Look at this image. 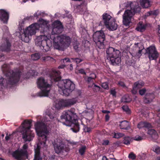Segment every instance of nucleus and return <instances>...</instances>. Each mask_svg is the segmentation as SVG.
Returning <instances> with one entry per match:
<instances>
[{
  "mask_svg": "<svg viewBox=\"0 0 160 160\" xmlns=\"http://www.w3.org/2000/svg\"><path fill=\"white\" fill-rule=\"evenodd\" d=\"M61 72L58 70L53 71L50 74L52 81H55V85H57L58 91L65 96H68L74 90L75 85L69 79L61 80Z\"/></svg>",
  "mask_w": 160,
  "mask_h": 160,
  "instance_id": "1",
  "label": "nucleus"
},
{
  "mask_svg": "<svg viewBox=\"0 0 160 160\" xmlns=\"http://www.w3.org/2000/svg\"><path fill=\"white\" fill-rule=\"evenodd\" d=\"M126 7L128 8L125 10L123 15V23L126 26H129L131 19L135 14L141 12V8L138 3L136 2H128Z\"/></svg>",
  "mask_w": 160,
  "mask_h": 160,
  "instance_id": "2",
  "label": "nucleus"
},
{
  "mask_svg": "<svg viewBox=\"0 0 160 160\" xmlns=\"http://www.w3.org/2000/svg\"><path fill=\"white\" fill-rule=\"evenodd\" d=\"M75 109L72 108L70 110L64 111L61 116L62 120L71 123V129L73 132L77 133L80 130V125L78 121V116L75 113Z\"/></svg>",
  "mask_w": 160,
  "mask_h": 160,
  "instance_id": "3",
  "label": "nucleus"
},
{
  "mask_svg": "<svg viewBox=\"0 0 160 160\" xmlns=\"http://www.w3.org/2000/svg\"><path fill=\"white\" fill-rule=\"evenodd\" d=\"M53 71H56L54 70L49 72L48 76L51 79L50 82H49L47 80L45 79L43 77H40L37 79V83L38 87L40 89L44 88L39 93V96L40 97H48L50 92V88L52 83L55 82V81H52V78H51L50 74Z\"/></svg>",
  "mask_w": 160,
  "mask_h": 160,
  "instance_id": "4",
  "label": "nucleus"
},
{
  "mask_svg": "<svg viewBox=\"0 0 160 160\" xmlns=\"http://www.w3.org/2000/svg\"><path fill=\"white\" fill-rule=\"evenodd\" d=\"M35 127L37 134L39 136V142L42 144L45 145L47 140L46 135L48 132L47 126L43 122H39L35 124Z\"/></svg>",
  "mask_w": 160,
  "mask_h": 160,
  "instance_id": "5",
  "label": "nucleus"
},
{
  "mask_svg": "<svg viewBox=\"0 0 160 160\" xmlns=\"http://www.w3.org/2000/svg\"><path fill=\"white\" fill-rule=\"evenodd\" d=\"M32 122V120H26L22 123V138L25 141H31L34 137L33 131L30 129Z\"/></svg>",
  "mask_w": 160,
  "mask_h": 160,
  "instance_id": "6",
  "label": "nucleus"
},
{
  "mask_svg": "<svg viewBox=\"0 0 160 160\" xmlns=\"http://www.w3.org/2000/svg\"><path fill=\"white\" fill-rule=\"evenodd\" d=\"M2 70L6 78L0 76V91L4 88H7L10 85V65L4 64L2 67Z\"/></svg>",
  "mask_w": 160,
  "mask_h": 160,
  "instance_id": "7",
  "label": "nucleus"
},
{
  "mask_svg": "<svg viewBox=\"0 0 160 160\" xmlns=\"http://www.w3.org/2000/svg\"><path fill=\"white\" fill-rule=\"evenodd\" d=\"M39 28V25L37 23L33 24L24 31V33L22 34L21 38L22 41L26 42L29 41V36L34 35L36 33V31Z\"/></svg>",
  "mask_w": 160,
  "mask_h": 160,
  "instance_id": "8",
  "label": "nucleus"
},
{
  "mask_svg": "<svg viewBox=\"0 0 160 160\" xmlns=\"http://www.w3.org/2000/svg\"><path fill=\"white\" fill-rule=\"evenodd\" d=\"M102 19L106 28L109 30H116L118 27V25L116 20L108 13L103 14Z\"/></svg>",
  "mask_w": 160,
  "mask_h": 160,
  "instance_id": "9",
  "label": "nucleus"
},
{
  "mask_svg": "<svg viewBox=\"0 0 160 160\" xmlns=\"http://www.w3.org/2000/svg\"><path fill=\"white\" fill-rule=\"evenodd\" d=\"M28 145L24 144L22 149L17 150L13 152V157L17 160H25L28 159Z\"/></svg>",
  "mask_w": 160,
  "mask_h": 160,
  "instance_id": "10",
  "label": "nucleus"
},
{
  "mask_svg": "<svg viewBox=\"0 0 160 160\" xmlns=\"http://www.w3.org/2000/svg\"><path fill=\"white\" fill-rule=\"evenodd\" d=\"M107 58L110 59L111 64L113 65L120 63L121 52L120 51H106Z\"/></svg>",
  "mask_w": 160,
  "mask_h": 160,
  "instance_id": "11",
  "label": "nucleus"
},
{
  "mask_svg": "<svg viewBox=\"0 0 160 160\" xmlns=\"http://www.w3.org/2000/svg\"><path fill=\"white\" fill-rule=\"evenodd\" d=\"M93 40L96 44V47L99 49L103 48V42L105 39V35L103 31H96L93 35Z\"/></svg>",
  "mask_w": 160,
  "mask_h": 160,
  "instance_id": "12",
  "label": "nucleus"
},
{
  "mask_svg": "<svg viewBox=\"0 0 160 160\" xmlns=\"http://www.w3.org/2000/svg\"><path fill=\"white\" fill-rule=\"evenodd\" d=\"M55 152L58 154L62 153L65 151L68 152L70 151L69 147H66L63 142L60 139H57L53 144Z\"/></svg>",
  "mask_w": 160,
  "mask_h": 160,
  "instance_id": "13",
  "label": "nucleus"
},
{
  "mask_svg": "<svg viewBox=\"0 0 160 160\" xmlns=\"http://www.w3.org/2000/svg\"><path fill=\"white\" fill-rule=\"evenodd\" d=\"M54 42L58 45L57 47L55 48L56 49H59V46L58 43H59L63 46V47L66 48L69 47L71 42L70 38L66 35H61L54 38Z\"/></svg>",
  "mask_w": 160,
  "mask_h": 160,
  "instance_id": "14",
  "label": "nucleus"
},
{
  "mask_svg": "<svg viewBox=\"0 0 160 160\" xmlns=\"http://www.w3.org/2000/svg\"><path fill=\"white\" fill-rule=\"evenodd\" d=\"M77 101V98L68 100L62 99L56 104V107L58 109H61L63 107L72 105L76 103Z\"/></svg>",
  "mask_w": 160,
  "mask_h": 160,
  "instance_id": "15",
  "label": "nucleus"
},
{
  "mask_svg": "<svg viewBox=\"0 0 160 160\" xmlns=\"http://www.w3.org/2000/svg\"><path fill=\"white\" fill-rule=\"evenodd\" d=\"M12 73L11 74V89L12 85L17 84L20 80L22 75V72L19 69H17L15 71H12Z\"/></svg>",
  "mask_w": 160,
  "mask_h": 160,
  "instance_id": "16",
  "label": "nucleus"
},
{
  "mask_svg": "<svg viewBox=\"0 0 160 160\" xmlns=\"http://www.w3.org/2000/svg\"><path fill=\"white\" fill-rule=\"evenodd\" d=\"M8 19L9 13L4 10H0V20L3 23H7Z\"/></svg>",
  "mask_w": 160,
  "mask_h": 160,
  "instance_id": "17",
  "label": "nucleus"
},
{
  "mask_svg": "<svg viewBox=\"0 0 160 160\" xmlns=\"http://www.w3.org/2000/svg\"><path fill=\"white\" fill-rule=\"evenodd\" d=\"M146 53L148 54V57L150 60H156L159 56L157 51H146Z\"/></svg>",
  "mask_w": 160,
  "mask_h": 160,
  "instance_id": "18",
  "label": "nucleus"
},
{
  "mask_svg": "<svg viewBox=\"0 0 160 160\" xmlns=\"http://www.w3.org/2000/svg\"><path fill=\"white\" fill-rule=\"evenodd\" d=\"M58 22V25H57L56 27H54L52 29V34H58L62 32V30L63 28L62 26L59 21H57L55 23Z\"/></svg>",
  "mask_w": 160,
  "mask_h": 160,
  "instance_id": "19",
  "label": "nucleus"
},
{
  "mask_svg": "<svg viewBox=\"0 0 160 160\" xmlns=\"http://www.w3.org/2000/svg\"><path fill=\"white\" fill-rule=\"evenodd\" d=\"M154 98V95L153 94L147 93L144 97V102L145 103H150L152 102Z\"/></svg>",
  "mask_w": 160,
  "mask_h": 160,
  "instance_id": "20",
  "label": "nucleus"
},
{
  "mask_svg": "<svg viewBox=\"0 0 160 160\" xmlns=\"http://www.w3.org/2000/svg\"><path fill=\"white\" fill-rule=\"evenodd\" d=\"M119 127L120 129L126 130H129L130 129V126L129 122L127 121L124 120L120 122Z\"/></svg>",
  "mask_w": 160,
  "mask_h": 160,
  "instance_id": "21",
  "label": "nucleus"
},
{
  "mask_svg": "<svg viewBox=\"0 0 160 160\" xmlns=\"http://www.w3.org/2000/svg\"><path fill=\"white\" fill-rule=\"evenodd\" d=\"M137 127L139 129L145 128L149 129L152 128V126L150 123L147 122H141L138 124Z\"/></svg>",
  "mask_w": 160,
  "mask_h": 160,
  "instance_id": "22",
  "label": "nucleus"
},
{
  "mask_svg": "<svg viewBox=\"0 0 160 160\" xmlns=\"http://www.w3.org/2000/svg\"><path fill=\"white\" fill-rule=\"evenodd\" d=\"M47 39V37L46 36L40 35L37 37L35 40V43L38 45L41 44L42 42L46 41Z\"/></svg>",
  "mask_w": 160,
  "mask_h": 160,
  "instance_id": "23",
  "label": "nucleus"
},
{
  "mask_svg": "<svg viewBox=\"0 0 160 160\" xmlns=\"http://www.w3.org/2000/svg\"><path fill=\"white\" fill-rule=\"evenodd\" d=\"M140 4L143 8H148L151 6L149 0H140Z\"/></svg>",
  "mask_w": 160,
  "mask_h": 160,
  "instance_id": "24",
  "label": "nucleus"
},
{
  "mask_svg": "<svg viewBox=\"0 0 160 160\" xmlns=\"http://www.w3.org/2000/svg\"><path fill=\"white\" fill-rule=\"evenodd\" d=\"M132 140V138L130 137L125 136L123 138L122 143L124 144L128 145L130 144Z\"/></svg>",
  "mask_w": 160,
  "mask_h": 160,
  "instance_id": "25",
  "label": "nucleus"
},
{
  "mask_svg": "<svg viewBox=\"0 0 160 160\" xmlns=\"http://www.w3.org/2000/svg\"><path fill=\"white\" fill-rule=\"evenodd\" d=\"M146 25L142 24V22H140L138 24L136 29L138 31L143 32L146 29Z\"/></svg>",
  "mask_w": 160,
  "mask_h": 160,
  "instance_id": "26",
  "label": "nucleus"
},
{
  "mask_svg": "<svg viewBox=\"0 0 160 160\" xmlns=\"http://www.w3.org/2000/svg\"><path fill=\"white\" fill-rule=\"evenodd\" d=\"M34 158L33 160H42V158L41 156L40 150L39 149H35Z\"/></svg>",
  "mask_w": 160,
  "mask_h": 160,
  "instance_id": "27",
  "label": "nucleus"
},
{
  "mask_svg": "<svg viewBox=\"0 0 160 160\" xmlns=\"http://www.w3.org/2000/svg\"><path fill=\"white\" fill-rule=\"evenodd\" d=\"M148 133L151 135L152 138L157 139L158 138V135L157 132L153 129H149L148 132Z\"/></svg>",
  "mask_w": 160,
  "mask_h": 160,
  "instance_id": "28",
  "label": "nucleus"
},
{
  "mask_svg": "<svg viewBox=\"0 0 160 160\" xmlns=\"http://www.w3.org/2000/svg\"><path fill=\"white\" fill-rule=\"evenodd\" d=\"M144 82L142 80H138L135 82L134 84L135 87H136L138 89L141 88L144 86Z\"/></svg>",
  "mask_w": 160,
  "mask_h": 160,
  "instance_id": "29",
  "label": "nucleus"
},
{
  "mask_svg": "<svg viewBox=\"0 0 160 160\" xmlns=\"http://www.w3.org/2000/svg\"><path fill=\"white\" fill-rule=\"evenodd\" d=\"M159 14V11L158 10H156L153 11H151L147 12L145 16L146 17H148L150 16H153L156 17Z\"/></svg>",
  "mask_w": 160,
  "mask_h": 160,
  "instance_id": "30",
  "label": "nucleus"
},
{
  "mask_svg": "<svg viewBox=\"0 0 160 160\" xmlns=\"http://www.w3.org/2000/svg\"><path fill=\"white\" fill-rule=\"evenodd\" d=\"M112 134H113V138L117 139L122 137L124 135L123 133L121 132L116 133L114 132V133H112Z\"/></svg>",
  "mask_w": 160,
  "mask_h": 160,
  "instance_id": "31",
  "label": "nucleus"
},
{
  "mask_svg": "<svg viewBox=\"0 0 160 160\" xmlns=\"http://www.w3.org/2000/svg\"><path fill=\"white\" fill-rule=\"evenodd\" d=\"M47 118H48V117L49 118L51 119V121H55L56 120V121L58 120L57 118L54 116V114H52L51 113H49L46 115Z\"/></svg>",
  "mask_w": 160,
  "mask_h": 160,
  "instance_id": "32",
  "label": "nucleus"
},
{
  "mask_svg": "<svg viewBox=\"0 0 160 160\" xmlns=\"http://www.w3.org/2000/svg\"><path fill=\"white\" fill-rule=\"evenodd\" d=\"M31 58L33 60H37L40 58V54L38 53H35L31 56Z\"/></svg>",
  "mask_w": 160,
  "mask_h": 160,
  "instance_id": "33",
  "label": "nucleus"
},
{
  "mask_svg": "<svg viewBox=\"0 0 160 160\" xmlns=\"http://www.w3.org/2000/svg\"><path fill=\"white\" fill-rule=\"evenodd\" d=\"M84 79L88 84L92 83L93 85L94 84V80L90 77H86Z\"/></svg>",
  "mask_w": 160,
  "mask_h": 160,
  "instance_id": "34",
  "label": "nucleus"
},
{
  "mask_svg": "<svg viewBox=\"0 0 160 160\" xmlns=\"http://www.w3.org/2000/svg\"><path fill=\"white\" fill-rule=\"evenodd\" d=\"M86 149V146H83L79 149V152L81 155H82L84 154Z\"/></svg>",
  "mask_w": 160,
  "mask_h": 160,
  "instance_id": "35",
  "label": "nucleus"
},
{
  "mask_svg": "<svg viewBox=\"0 0 160 160\" xmlns=\"http://www.w3.org/2000/svg\"><path fill=\"white\" fill-rule=\"evenodd\" d=\"M122 110L128 114H130L131 113V111L127 106H123L122 107Z\"/></svg>",
  "mask_w": 160,
  "mask_h": 160,
  "instance_id": "36",
  "label": "nucleus"
},
{
  "mask_svg": "<svg viewBox=\"0 0 160 160\" xmlns=\"http://www.w3.org/2000/svg\"><path fill=\"white\" fill-rule=\"evenodd\" d=\"M138 52L136 53H132L131 55L132 57H135L136 58H139L141 56V52L142 51H138Z\"/></svg>",
  "mask_w": 160,
  "mask_h": 160,
  "instance_id": "37",
  "label": "nucleus"
},
{
  "mask_svg": "<svg viewBox=\"0 0 160 160\" xmlns=\"http://www.w3.org/2000/svg\"><path fill=\"white\" fill-rule=\"evenodd\" d=\"M92 129L91 128L88 127L85 125H84L83 130L85 132L89 133L91 132Z\"/></svg>",
  "mask_w": 160,
  "mask_h": 160,
  "instance_id": "38",
  "label": "nucleus"
},
{
  "mask_svg": "<svg viewBox=\"0 0 160 160\" xmlns=\"http://www.w3.org/2000/svg\"><path fill=\"white\" fill-rule=\"evenodd\" d=\"M153 151L157 154H160V147L158 146H156L153 148Z\"/></svg>",
  "mask_w": 160,
  "mask_h": 160,
  "instance_id": "39",
  "label": "nucleus"
},
{
  "mask_svg": "<svg viewBox=\"0 0 160 160\" xmlns=\"http://www.w3.org/2000/svg\"><path fill=\"white\" fill-rule=\"evenodd\" d=\"M122 102H128L130 101L128 97L127 96H123L122 98Z\"/></svg>",
  "mask_w": 160,
  "mask_h": 160,
  "instance_id": "40",
  "label": "nucleus"
},
{
  "mask_svg": "<svg viewBox=\"0 0 160 160\" xmlns=\"http://www.w3.org/2000/svg\"><path fill=\"white\" fill-rule=\"evenodd\" d=\"M118 85L119 86L121 87L124 88H126V86L124 82L121 81H119L118 82Z\"/></svg>",
  "mask_w": 160,
  "mask_h": 160,
  "instance_id": "41",
  "label": "nucleus"
},
{
  "mask_svg": "<svg viewBox=\"0 0 160 160\" xmlns=\"http://www.w3.org/2000/svg\"><path fill=\"white\" fill-rule=\"evenodd\" d=\"M128 53L131 55V53L130 51H123L122 52V55L123 57L128 56Z\"/></svg>",
  "mask_w": 160,
  "mask_h": 160,
  "instance_id": "42",
  "label": "nucleus"
},
{
  "mask_svg": "<svg viewBox=\"0 0 160 160\" xmlns=\"http://www.w3.org/2000/svg\"><path fill=\"white\" fill-rule=\"evenodd\" d=\"M136 155L132 152H130L128 155L129 158L132 160L136 159Z\"/></svg>",
  "mask_w": 160,
  "mask_h": 160,
  "instance_id": "43",
  "label": "nucleus"
},
{
  "mask_svg": "<svg viewBox=\"0 0 160 160\" xmlns=\"http://www.w3.org/2000/svg\"><path fill=\"white\" fill-rule=\"evenodd\" d=\"M146 92V90L145 88H143L142 89H140L139 91V93L141 96L144 95Z\"/></svg>",
  "mask_w": 160,
  "mask_h": 160,
  "instance_id": "44",
  "label": "nucleus"
},
{
  "mask_svg": "<svg viewBox=\"0 0 160 160\" xmlns=\"http://www.w3.org/2000/svg\"><path fill=\"white\" fill-rule=\"evenodd\" d=\"M102 87L106 89H108L109 88H108V83L107 82H104L102 83Z\"/></svg>",
  "mask_w": 160,
  "mask_h": 160,
  "instance_id": "45",
  "label": "nucleus"
},
{
  "mask_svg": "<svg viewBox=\"0 0 160 160\" xmlns=\"http://www.w3.org/2000/svg\"><path fill=\"white\" fill-rule=\"evenodd\" d=\"M72 60L75 62L77 64H78L82 61V60L79 58H72Z\"/></svg>",
  "mask_w": 160,
  "mask_h": 160,
  "instance_id": "46",
  "label": "nucleus"
},
{
  "mask_svg": "<svg viewBox=\"0 0 160 160\" xmlns=\"http://www.w3.org/2000/svg\"><path fill=\"white\" fill-rule=\"evenodd\" d=\"M138 89L134 86H132V89L131 91L132 93L133 94H136L137 92Z\"/></svg>",
  "mask_w": 160,
  "mask_h": 160,
  "instance_id": "47",
  "label": "nucleus"
},
{
  "mask_svg": "<svg viewBox=\"0 0 160 160\" xmlns=\"http://www.w3.org/2000/svg\"><path fill=\"white\" fill-rule=\"evenodd\" d=\"M142 138L139 136H136L135 137L134 140L137 141H140L142 139Z\"/></svg>",
  "mask_w": 160,
  "mask_h": 160,
  "instance_id": "48",
  "label": "nucleus"
},
{
  "mask_svg": "<svg viewBox=\"0 0 160 160\" xmlns=\"http://www.w3.org/2000/svg\"><path fill=\"white\" fill-rule=\"evenodd\" d=\"M136 45H139V46H141V47L138 48V46H136V49H139V50H142L143 49V47L142 46H141V44L137 43V44L135 43V44Z\"/></svg>",
  "mask_w": 160,
  "mask_h": 160,
  "instance_id": "49",
  "label": "nucleus"
},
{
  "mask_svg": "<svg viewBox=\"0 0 160 160\" xmlns=\"http://www.w3.org/2000/svg\"><path fill=\"white\" fill-rule=\"evenodd\" d=\"M61 62H70V60L68 58H65L63 59H62Z\"/></svg>",
  "mask_w": 160,
  "mask_h": 160,
  "instance_id": "50",
  "label": "nucleus"
},
{
  "mask_svg": "<svg viewBox=\"0 0 160 160\" xmlns=\"http://www.w3.org/2000/svg\"><path fill=\"white\" fill-rule=\"evenodd\" d=\"M89 77L91 78H92L93 80H95V79L96 78V75L94 73L90 74Z\"/></svg>",
  "mask_w": 160,
  "mask_h": 160,
  "instance_id": "51",
  "label": "nucleus"
},
{
  "mask_svg": "<svg viewBox=\"0 0 160 160\" xmlns=\"http://www.w3.org/2000/svg\"><path fill=\"white\" fill-rule=\"evenodd\" d=\"M156 48L154 45H151L148 48L147 50H156Z\"/></svg>",
  "mask_w": 160,
  "mask_h": 160,
  "instance_id": "52",
  "label": "nucleus"
},
{
  "mask_svg": "<svg viewBox=\"0 0 160 160\" xmlns=\"http://www.w3.org/2000/svg\"><path fill=\"white\" fill-rule=\"evenodd\" d=\"M110 93L113 96L116 97V92L115 90H112L110 91Z\"/></svg>",
  "mask_w": 160,
  "mask_h": 160,
  "instance_id": "53",
  "label": "nucleus"
},
{
  "mask_svg": "<svg viewBox=\"0 0 160 160\" xmlns=\"http://www.w3.org/2000/svg\"><path fill=\"white\" fill-rule=\"evenodd\" d=\"M109 141L108 140H105L103 141L102 145H107L109 144Z\"/></svg>",
  "mask_w": 160,
  "mask_h": 160,
  "instance_id": "54",
  "label": "nucleus"
},
{
  "mask_svg": "<svg viewBox=\"0 0 160 160\" xmlns=\"http://www.w3.org/2000/svg\"><path fill=\"white\" fill-rule=\"evenodd\" d=\"M79 73L83 74H86V73L85 71V70L83 69H80L78 70Z\"/></svg>",
  "mask_w": 160,
  "mask_h": 160,
  "instance_id": "55",
  "label": "nucleus"
},
{
  "mask_svg": "<svg viewBox=\"0 0 160 160\" xmlns=\"http://www.w3.org/2000/svg\"><path fill=\"white\" fill-rule=\"evenodd\" d=\"M157 30L158 32V36L160 38V24L158 25Z\"/></svg>",
  "mask_w": 160,
  "mask_h": 160,
  "instance_id": "56",
  "label": "nucleus"
},
{
  "mask_svg": "<svg viewBox=\"0 0 160 160\" xmlns=\"http://www.w3.org/2000/svg\"><path fill=\"white\" fill-rule=\"evenodd\" d=\"M93 85H94V89H95L97 90L96 91H99L100 89V87L96 85L94 83Z\"/></svg>",
  "mask_w": 160,
  "mask_h": 160,
  "instance_id": "57",
  "label": "nucleus"
},
{
  "mask_svg": "<svg viewBox=\"0 0 160 160\" xmlns=\"http://www.w3.org/2000/svg\"><path fill=\"white\" fill-rule=\"evenodd\" d=\"M1 54L0 55V58H1V59L0 60V61H2L4 60V58H5L4 55L0 53Z\"/></svg>",
  "mask_w": 160,
  "mask_h": 160,
  "instance_id": "58",
  "label": "nucleus"
},
{
  "mask_svg": "<svg viewBox=\"0 0 160 160\" xmlns=\"http://www.w3.org/2000/svg\"><path fill=\"white\" fill-rule=\"evenodd\" d=\"M43 60L44 61H47L50 59H51V57L49 56H47L46 57H43Z\"/></svg>",
  "mask_w": 160,
  "mask_h": 160,
  "instance_id": "59",
  "label": "nucleus"
},
{
  "mask_svg": "<svg viewBox=\"0 0 160 160\" xmlns=\"http://www.w3.org/2000/svg\"><path fill=\"white\" fill-rule=\"evenodd\" d=\"M110 118V116L108 114H106L105 115V120L108 121L109 120Z\"/></svg>",
  "mask_w": 160,
  "mask_h": 160,
  "instance_id": "60",
  "label": "nucleus"
},
{
  "mask_svg": "<svg viewBox=\"0 0 160 160\" xmlns=\"http://www.w3.org/2000/svg\"><path fill=\"white\" fill-rule=\"evenodd\" d=\"M10 138V134H9L8 135V134H7L6 136L5 137V139L6 140L8 141L9 140Z\"/></svg>",
  "mask_w": 160,
  "mask_h": 160,
  "instance_id": "61",
  "label": "nucleus"
},
{
  "mask_svg": "<svg viewBox=\"0 0 160 160\" xmlns=\"http://www.w3.org/2000/svg\"><path fill=\"white\" fill-rule=\"evenodd\" d=\"M102 112L103 113H110V112L108 110H102Z\"/></svg>",
  "mask_w": 160,
  "mask_h": 160,
  "instance_id": "62",
  "label": "nucleus"
},
{
  "mask_svg": "<svg viewBox=\"0 0 160 160\" xmlns=\"http://www.w3.org/2000/svg\"><path fill=\"white\" fill-rule=\"evenodd\" d=\"M65 66L64 65H61L59 66L58 68V69H60V68H63L65 67Z\"/></svg>",
  "mask_w": 160,
  "mask_h": 160,
  "instance_id": "63",
  "label": "nucleus"
},
{
  "mask_svg": "<svg viewBox=\"0 0 160 160\" xmlns=\"http://www.w3.org/2000/svg\"><path fill=\"white\" fill-rule=\"evenodd\" d=\"M108 159L107 158L106 156H104L102 157V160H108Z\"/></svg>",
  "mask_w": 160,
  "mask_h": 160,
  "instance_id": "64",
  "label": "nucleus"
}]
</instances>
